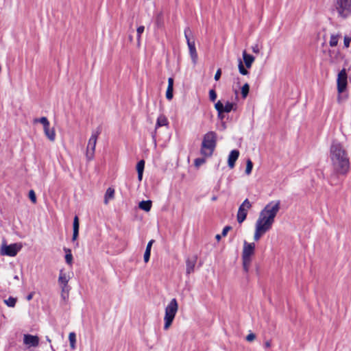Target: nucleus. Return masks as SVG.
Wrapping results in <instances>:
<instances>
[{
    "label": "nucleus",
    "mask_w": 351,
    "mask_h": 351,
    "mask_svg": "<svg viewBox=\"0 0 351 351\" xmlns=\"http://www.w3.org/2000/svg\"><path fill=\"white\" fill-rule=\"evenodd\" d=\"M330 159L333 171L330 177L331 185L337 183L338 176H346L350 169V160L347 151L343 145L336 141H333L330 147Z\"/></svg>",
    "instance_id": "1"
},
{
    "label": "nucleus",
    "mask_w": 351,
    "mask_h": 351,
    "mask_svg": "<svg viewBox=\"0 0 351 351\" xmlns=\"http://www.w3.org/2000/svg\"><path fill=\"white\" fill-rule=\"evenodd\" d=\"M280 208V202L272 201L268 203L260 212L255 226L268 232L271 229L278 213Z\"/></svg>",
    "instance_id": "2"
},
{
    "label": "nucleus",
    "mask_w": 351,
    "mask_h": 351,
    "mask_svg": "<svg viewBox=\"0 0 351 351\" xmlns=\"http://www.w3.org/2000/svg\"><path fill=\"white\" fill-rule=\"evenodd\" d=\"M217 145V134L214 132H207L203 138L200 152L204 157L213 155Z\"/></svg>",
    "instance_id": "3"
},
{
    "label": "nucleus",
    "mask_w": 351,
    "mask_h": 351,
    "mask_svg": "<svg viewBox=\"0 0 351 351\" xmlns=\"http://www.w3.org/2000/svg\"><path fill=\"white\" fill-rule=\"evenodd\" d=\"M255 252V243L244 241L243 249L242 252L243 267L245 272L249 271L252 262V256Z\"/></svg>",
    "instance_id": "4"
},
{
    "label": "nucleus",
    "mask_w": 351,
    "mask_h": 351,
    "mask_svg": "<svg viewBox=\"0 0 351 351\" xmlns=\"http://www.w3.org/2000/svg\"><path fill=\"white\" fill-rule=\"evenodd\" d=\"M178 303L175 298L172 299L169 304L165 308V328H168L176 315V313L178 311Z\"/></svg>",
    "instance_id": "5"
},
{
    "label": "nucleus",
    "mask_w": 351,
    "mask_h": 351,
    "mask_svg": "<svg viewBox=\"0 0 351 351\" xmlns=\"http://www.w3.org/2000/svg\"><path fill=\"white\" fill-rule=\"evenodd\" d=\"M335 5L340 17L346 19L351 15V0H336Z\"/></svg>",
    "instance_id": "6"
},
{
    "label": "nucleus",
    "mask_w": 351,
    "mask_h": 351,
    "mask_svg": "<svg viewBox=\"0 0 351 351\" xmlns=\"http://www.w3.org/2000/svg\"><path fill=\"white\" fill-rule=\"evenodd\" d=\"M21 248L22 245L21 243H16L7 245L5 242H3L0 247V255L15 256Z\"/></svg>",
    "instance_id": "7"
},
{
    "label": "nucleus",
    "mask_w": 351,
    "mask_h": 351,
    "mask_svg": "<svg viewBox=\"0 0 351 351\" xmlns=\"http://www.w3.org/2000/svg\"><path fill=\"white\" fill-rule=\"evenodd\" d=\"M100 133L101 128H98L95 131L93 132L92 135L88 140L86 150V157L88 160H92L93 158L97 138Z\"/></svg>",
    "instance_id": "8"
},
{
    "label": "nucleus",
    "mask_w": 351,
    "mask_h": 351,
    "mask_svg": "<svg viewBox=\"0 0 351 351\" xmlns=\"http://www.w3.org/2000/svg\"><path fill=\"white\" fill-rule=\"evenodd\" d=\"M191 34V31L189 27H186L184 29V36L186 40L187 45L189 50V54L193 64H196L197 62V53L195 48V41L191 40L189 36Z\"/></svg>",
    "instance_id": "9"
},
{
    "label": "nucleus",
    "mask_w": 351,
    "mask_h": 351,
    "mask_svg": "<svg viewBox=\"0 0 351 351\" xmlns=\"http://www.w3.org/2000/svg\"><path fill=\"white\" fill-rule=\"evenodd\" d=\"M251 206L252 204L248 199H245L241 204L237 215V221L239 223H243L245 220L247 215V210L251 208Z\"/></svg>",
    "instance_id": "10"
},
{
    "label": "nucleus",
    "mask_w": 351,
    "mask_h": 351,
    "mask_svg": "<svg viewBox=\"0 0 351 351\" xmlns=\"http://www.w3.org/2000/svg\"><path fill=\"white\" fill-rule=\"evenodd\" d=\"M348 75L345 69H343L337 75V91L339 93H343L347 87L348 83Z\"/></svg>",
    "instance_id": "11"
},
{
    "label": "nucleus",
    "mask_w": 351,
    "mask_h": 351,
    "mask_svg": "<svg viewBox=\"0 0 351 351\" xmlns=\"http://www.w3.org/2000/svg\"><path fill=\"white\" fill-rule=\"evenodd\" d=\"M236 106H237V105L235 104L231 103L229 101H227L226 103L225 106H223V104L221 103V101H218L215 104V108L217 110V111L218 112L219 116H220L223 112L228 113L232 110H235L236 108L234 107H236Z\"/></svg>",
    "instance_id": "12"
},
{
    "label": "nucleus",
    "mask_w": 351,
    "mask_h": 351,
    "mask_svg": "<svg viewBox=\"0 0 351 351\" xmlns=\"http://www.w3.org/2000/svg\"><path fill=\"white\" fill-rule=\"evenodd\" d=\"M23 342L28 347H36L38 345L39 339L36 335H25Z\"/></svg>",
    "instance_id": "13"
},
{
    "label": "nucleus",
    "mask_w": 351,
    "mask_h": 351,
    "mask_svg": "<svg viewBox=\"0 0 351 351\" xmlns=\"http://www.w3.org/2000/svg\"><path fill=\"white\" fill-rule=\"evenodd\" d=\"M239 156V152L237 149L232 150L228 156V164L230 169H232L237 160Z\"/></svg>",
    "instance_id": "14"
},
{
    "label": "nucleus",
    "mask_w": 351,
    "mask_h": 351,
    "mask_svg": "<svg viewBox=\"0 0 351 351\" xmlns=\"http://www.w3.org/2000/svg\"><path fill=\"white\" fill-rule=\"evenodd\" d=\"M197 263V256H193L191 258H187L186 261V274H190L194 271L195 266Z\"/></svg>",
    "instance_id": "15"
},
{
    "label": "nucleus",
    "mask_w": 351,
    "mask_h": 351,
    "mask_svg": "<svg viewBox=\"0 0 351 351\" xmlns=\"http://www.w3.org/2000/svg\"><path fill=\"white\" fill-rule=\"evenodd\" d=\"M243 58L245 62V66L250 69L252 66L255 58L253 56L247 53L246 51H243Z\"/></svg>",
    "instance_id": "16"
},
{
    "label": "nucleus",
    "mask_w": 351,
    "mask_h": 351,
    "mask_svg": "<svg viewBox=\"0 0 351 351\" xmlns=\"http://www.w3.org/2000/svg\"><path fill=\"white\" fill-rule=\"evenodd\" d=\"M73 233L72 240L73 241H75V240H77V239L78 237V234H79L80 224H79V219H78L77 216H75L73 219Z\"/></svg>",
    "instance_id": "17"
},
{
    "label": "nucleus",
    "mask_w": 351,
    "mask_h": 351,
    "mask_svg": "<svg viewBox=\"0 0 351 351\" xmlns=\"http://www.w3.org/2000/svg\"><path fill=\"white\" fill-rule=\"evenodd\" d=\"M44 132L45 136L50 141H54L56 139V132L54 128H50L49 126H46L44 128Z\"/></svg>",
    "instance_id": "18"
},
{
    "label": "nucleus",
    "mask_w": 351,
    "mask_h": 351,
    "mask_svg": "<svg viewBox=\"0 0 351 351\" xmlns=\"http://www.w3.org/2000/svg\"><path fill=\"white\" fill-rule=\"evenodd\" d=\"M152 202L151 200L141 201L138 204L140 209L148 212L151 210Z\"/></svg>",
    "instance_id": "19"
},
{
    "label": "nucleus",
    "mask_w": 351,
    "mask_h": 351,
    "mask_svg": "<svg viewBox=\"0 0 351 351\" xmlns=\"http://www.w3.org/2000/svg\"><path fill=\"white\" fill-rule=\"evenodd\" d=\"M144 167H145V161L143 160H141L136 165V170L138 172V179L139 181H141L142 180Z\"/></svg>",
    "instance_id": "20"
},
{
    "label": "nucleus",
    "mask_w": 351,
    "mask_h": 351,
    "mask_svg": "<svg viewBox=\"0 0 351 351\" xmlns=\"http://www.w3.org/2000/svg\"><path fill=\"white\" fill-rule=\"evenodd\" d=\"M114 195V190L112 188H108L106 190V192L105 193L104 196V204H108L109 199H113Z\"/></svg>",
    "instance_id": "21"
},
{
    "label": "nucleus",
    "mask_w": 351,
    "mask_h": 351,
    "mask_svg": "<svg viewBox=\"0 0 351 351\" xmlns=\"http://www.w3.org/2000/svg\"><path fill=\"white\" fill-rule=\"evenodd\" d=\"M267 232L264 230L258 228V226H255V232L254 234V239L256 241H258L261 237L265 234Z\"/></svg>",
    "instance_id": "22"
},
{
    "label": "nucleus",
    "mask_w": 351,
    "mask_h": 351,
    "mask_svg": "<svg viewBox=\"0 0 351 351\" xmlns=\"http://www.w3.org/2000/svg\"><path fill=\"white\" fill-rule=\"evenodd\" d=\"M167 124H168L167 119L165 116L160 115L157 119L156 130L159 127L165 126V125H167Z\"/></svg>",
    "instance_id": "23"
},
{
    "label": "nucleus",
    "mask_w": 351,
    "mask_h": 351,
    "mask_svg": "<svg viewBox=\"0 0 351 351\" xmlns=\"http://www.w3.org/2000/svg\"><path fill=\"white\" fill-rule=\"evenodd\" d=\"M156 25L157 27L160 28L164 25L163 13L160 12L156 16Z\"/></svg>",
    "instance_id": "24"
},
{
    "label": "nucleus",
    "mask_w": 351,
    "mask_h": 351,
    "mask_svg": "<svg viewBox=\"0 0 351 351\" xmlns=\"http://www.w3.org/2000/svg\"><path fill=\"white\" fill-rule=\"evenodd\" d=\"M64 250L66 252V255H65L66 263L68 265H71L73 263V255L71 254V250L67 249V248H64Z\"/></svg>",
    "instance_id": "25"
},
{
    "label": "nucleus",
    "mask_w": 351,
    "mask_h": 351,
    "mask_svg": "<svg viewBox=\"0 0 351 351\" xmlns=\"http://www.w3.org/2000/svg\"><path fill=\"white\" fill-rule=\"evenodd\" d=\"M68 281L69 279L66 274L62 273V271H61L58 278L59 283L60 284V285H68Z\"/></svg>",
    "instance_id": "26"
},
{
    "label": "nucleus",
    "mask_w": 351,
    "mask_h": 351,
    "mask_svg": "<svg viewBox=\"0 0 351 351\" xmlns=\"http://www.w3.org/2000/svg\"><path fill=\"white\" fill-rule=\"evenodd\" d=\"M69 339L70 341V346L71 349L74 350L75 348V342H76V335L75 332H72L69 333Z\"/></svg>",
    "instance_id": "27"
},
{
    "label": "nucleus",
    "mask_w": 351,
    "mask_h": 351,
    "mask_svg": "<svg viewBox=\"0 0 351 351\" xmlns=\"http://www.w3.org/2000/svg\"><path fill=\"white\" fill-rule=\"evenodd\" d=\"M250 90V86L247 83H245L242 87H241V95L243 99H245L247 96L248 95Z\"/></svg>",
    "instance_id": "28"
},
{
    "label": "nucleus",
    "mask_w": 351,
    "mask_h": 351,
    "mask_svg": "<svg viewBox=\"0 0 351 351\" xmlns=\"http://www.w3.org/2000/svg\"><path fill=\"white\" fill-rule=\"evenodd\" d=\"M339 35H331L330 40V47H335L337 46L339 38Z\"/></svg>",
    "instance_id": "29"
},
{
    "label": "nucleus",
    "mask_w": 351,
    "mask_h": 351,
    "mask_svg": "<svg viewBox=\"0 0 351 351\" xmlns=\"http://www.w3.org/2000/svg\"><path fill=\"white\" fill-rule=\"evenodd\" d=\"M4 302L9 307H14L16 302V298L9 297L7 300H4Z\"/></svg>",
    "instance_id": "30"
},
{
    "label": "nucleus",
    "mask_w": 351,
    "mask_h": 351,
    "mask_svg": "<svg viewBox=\"0 0 351 351\" xmlns=\"http://www.w3.org/2000/svg\"><path fill=\"white\" fill-rule=\"evenodd\" d=\"M34 122L35 123H36V122L40 123L41 124L43 125V128L50 125V123H49L48 119L45 117H43L40 119H34Z\"/></svg>",
    "instance_id": "31"
},
{
    "label": "nucleus",
    "mask_w": 351,
    "mask_h": 351,
    "mask_svg": "<svg viewBox=\"0 0 351 351\" xmlns=\"http://www.w3.org/2000/svg\"><path fill=\"white\" fill-rule=\"evenodd\" d=\"M252 167H253V163L250 159H248L246 162V169H245V173L247 175H250L251 173Z\"/></svg>",
    "instance_id": "32"
},
{
    "label": "nucleus",
    "mask_w": 351,
    "mask_h": 351,
    "mask_svg": "<svg viewBox=\"0 0 351 351\" xmlns=\"http://www.w3.org/2000/svg\"><path fill=\"white\" fill-rule=\"evenodd\" d=\"M239 72L241 74L243 75H246L248 74V71L244 67L243 64V62H241V60H239Z\"/></svg>",
    "instance_id": "33"
},
{
    "label": "nucleus",
    "mask_w": 351,
    "mask_h": 351,
    "mask_svg": "<svg viewBox=\"0 0 351 351\" xmlns=\"http://www.w3.org/2000/svg\"><path fill=\"white\" fill-rule=\"evenodd\" d=\"M206 162V159L204 158H196L194 161V165L196 167H200L202 165Z\"/></svg>",
    "instance_id": "34"
},
{
    "label": "nucleus",
    "mask_w": 351,
    "mask_h": 351,
    "mask_svg": "<svg viewBox=\"0 0 351 351\" xmlns=\"http://www.w3.org/2000/svg\"><path fill=\"white\" fill-rule=\"evenodd\" d=\"M209 98L210 101H215L217 99V93L215 90L211 89L209 91Z\"/></svg>",
    "instance_id": "35"
},
{
    "label": "nucleus",
    "mask_w": 351,
    "mask_h": 351,
    "mask_svg": "<svg viewBox=\"0 0 351 351\" xmlns=\"http://www.w3.org/2000/svg\"><path fill=\"white\" fill-rule=\"evenodd\" d=\"M173 88H168L166 92V97L167 99L171 100L173 98Z\"/></svg>",
    "instance_id": "36"
},
{
    "label": "nucleus",
    "mask_w": 351,
    "mask_h": 351,
    "mask_svg": "<svg viewBox=\"0 0 351 351\" xmlns=\"http://www.w3.org/2000/svg\"><path fill=\"white\" fill-rule=\"evenodd\" d=\"M29 197L30 200L33 203H36V194H35V193H34V191L33 190H30L29 191Z\"/></svg>",
    "instance_id": "37"
},
{
    "label": "nucleus",
    "mask_w": 351,
    "mask_h": 351,
    "mask_svg": "<svg viewBox=\"0 0 351 351\" xmlns=\"http://www.w3.org/2000/svg\"><path fill=\"white\" fill-rule=\"evenodd\" d=\"M144 29H145L144 26H139L137 28L136 32H137V40H138V41L140 40L141 34L144 32Z\"/></svg>",
    "instance_id": "38"
},
{
    "label": "nucleus",
    "mask_w": 351,
    "mask_h": 351,
    "mask_svg": "<svg viewBox=\"0 0 351 351\" xmlns=\"http://www.w3.org/2000/svg\"><path fill=\"white\" fill-rule=\"evenodd\" d=\"M150 254H151V251H149V250H145V254H144V261L145 263H147L149 260V258H150Z\"/></svg>",
    "instance_id": "39"
},
{
    "label": "nucleus",
    "mask_w": 351,
    "mask_h": 351,
    "mask_svg": "<svg viewBox=\"0 0 351 351\" xmlns=\"http://www.w3.org/2000/svg\"><path fill=\"white\" fill-rule=\"evenodd\" d=\"M231 229V227L229 226H227L226 227L223 228V230H222V232H221V236L222 237H226L227 233L228 232V231Z\"/></svg>",
    "instance_id": "40"
},
{
    "label": "nucleus",
    "mask_w": 351,
    "mask_h": 351,
    "mask_svg": "<svg viewBox=\"0 0 351 351\" xmlns=\"http://www.w3.org/2000/svg\"><path fill=\"white\" fill-rule=\"evenodd\" d=\"M255 337H256V336H255V335H254V334H253V333H250V334H249V335L246 337V340H247V341L251 342V341H254V340L255 339Z\"/></svg>",
    "instance_id": "41"
},
{
    "label": "nucleus",
    "mask_w": 351,
    "mask_h": 351,
    "mask_svg": "<svg viewBox=\"0 0 351 351\" xmlns=\"http://www.w3.org/2000/svg\"><path fill=\"white\" fill-rule=\"evenodd\" d=\"M221 75V70L220 69H219L217 71V72H216V73H215V80L216 81H218V80L220 79Z\"/></svg>",
    "instance_id": "42"
},
{
    "label": "nucleus",
    "mask_w": 351,
    "mask_h": 351,
    "mask_svg": "<svg viewBox=\"0 0 351 351\" xmlns=\"http://www.w3.org/2000/svg\"><path fill=\"white\" fill-rule=\"evenodd\" d=\"M350 41H351V38H350L346 37V36L344 38L343 43H344V45H345L346 47H349Z\"/></svg>",
    "instance_id": "43"
},
{
    "label": "nucleus",
    "mask_w": 351,
    "mask_h": 351,
    "mask_svg": "<svg viewBox=\"0 0 351 351\" xmlns=\"http://www.w3.org/2000/svg\"><path fill=\"white\" fill-rule=\"evenodd\" d=\"M154 243V239L150 240L148 242L145 250H149V251H151V248H152V246Z\"/></svg>",
    "instance_id": "44"
},
{
    "label": "nucleus",
    "mask_w": 351,
    "mask_h": 351,
    "mask_svg": "<svg viewBox=\"0 0 351 351\" xmlns=\"http://www.w3.org/2000/svg\"><path fill=\"white\" fill-rule=\"evenodd\" d=\"M62 293H69V289L68 285H61Z\"/></svg>",
    "instance_id": "45"
},
{
    "label": "nucleus",
    "mask_w": 351,
    "mask_h": 351,
    "mask_svg": "<svg viewBox=\"0 0 351 351\" xmlns=\"http://www.w3.org/2000/svg\"><path fill=\"white\" fill-rule=\"evenodd\" d=\"M168 88H173V79L172 77H169L168 79Z\"/></svg>",
    "instance_id": "46"
},
{
    "label": "nucleus",
    "mask_w": 351,
    "mask_h": 351,
    "mask_svg": "<svg viewBox=\"0 0 351 351\" xmlns=\"http://www.w3.org/2000/svg\"><path fill=\"white\" fill-rule=\"evenodd\" d=\"M253 52L258 53L259 52V49L257 45L252 47Z\"/></svg>",
    "instance_id": "47"
},
{
    "label": "nucleus",
    "mask_w": 351,
    "mask_h": 351,
    "mask_svg": "<svg viewBox=\"0 0 351 351\" xmlns=\"http://www.w3.org/2000/svg\"><path fill=\"white\" fill-rule=\"evenodd\" d=\"M69 293H61V297L63 300H66V298H68Z\"/></svg>",
    "instance_id": "48"
},
{
    "label": "nucleus",
    "mask_w": 351,
    "mask_h": 351,
    "mask_svg": "<svg viewBox=\"0 0 351 351\" xmlns=\"http://www.w3.org/2000/svg\"><path fill=\"white\" fill-rule=\"evenodd\" d=\"M32 297H33V293H30L27 296V300L28 301L31 300L32 299Z\"/></svg>",
    "instance_id": "49"
},
{
    "label": "nucleus",
    "mask_w": 351,
    "mask_h": 351,
    "mask_svg": "<svg viewBox=\"0 0 351 351\" xmlns=\"http://www.w3.org/2000/svg\"><path fill=\"white\" fill-rule=\"evenodd\" d=\"M215 238H216V239L219 241H220V239H221V235H220V234H217V235L215 236Z\"/></svg>",
    "instance_id": "50"
},
{
    "label": "nucleus",
    "mask_w": 351,
    "mask_h": 351,
    "mask_svg": "<svg viewBox=\"0 0 351 351\" xmlns=\"http://www.w3.org/2000/svg\"><path fill=\"white\" fill-rule=\"evenodd\" d=\"M265 346H266V347H267V348H268V347H269V346H270V343H269V342H268V341H267V342L265 343Z\"/></svg>",
    "instance_id": "51"
},
{
    "label": "nucleus",
    "mask_w": 351,
    "mask_h": 351,
    "mask_svg": "<svg viewBox=\"0 0 351 351\" xmlns=\"http://www.w3.org/2000/svg\"><path fill=\"white\" fill-rule=\"evenodd\" d=\"M14 279L19 280V276L17 275H16V276H14Z\"/></svg>",
    "instance_id": "52"
},
{
    "label": "nucleus",
    "mask_w": 351,
    "mask_h": 351,
    "mask_svg": "<svg viewBox=\"0 0 351 351\" xmlns=\"http://www.w3.org/2000/svg\"><path fill=\"white\" fill-rule=\"evenodd\" d=\"M216 199H217V197H216L215 196H214V197H212V200H213V201H214V200H216Z\"/></svg>",
    "instance_id": "53"
}]
</instances>
